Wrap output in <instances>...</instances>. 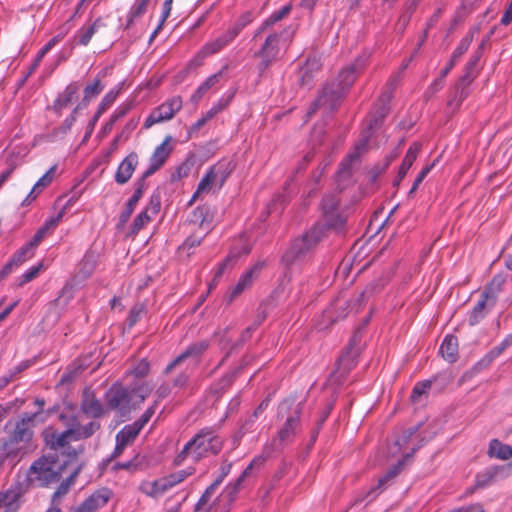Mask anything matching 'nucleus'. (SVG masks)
Wrapping results in <instances>:
<instances>
[{"label":"nucleus","mask_w":512,"mask_h":512,"mask_svg":"<svg viewBox=\"0 0 512 512\" xmlns=\"http://www.w3.org/2000/svg\"><path fill=\"white\" fill-rule=\"evenodd\" d=\"M266 261L259 260L257 261L248 271H246L241 277L240 280L247 286L250 287L253 281L259 276L260 272L265 268Z\"/></svg>","instance_id":"nucleus-45"},{"label":"nucleus","mask_w":512,"mask_h":512,"mask_svg":"<svg viewBox=\"0 0 512 512\" xmlns=\"http://www.w3.org/2000/svg\"><path fill=\"white\" fill-rule=\"evenodd\" d=\"M325 237V225L314 224L303 235L296 237L290 243L281 258V262L289 267L305 258Z\"/></svg>","instance_id":"nucleus-2"},{"label":"nucleus","mask_w":512,"mask_h":512,"mask_svg":"<svg viewBox=\"0 0 512 512\" xmlns=\"http://www.w3.org/2000/svg\"><path fill=\"white\" fill-rule=\"evenodd\" d=\"M223 447V440L217 435L213 427H204L192 437L174 458V465H181L188 456L194 461L211 455H217Z\"/></svg>","instance_id":"nucleus-1"},{"label":"nucleus","mask_w":512,"mask_h":512,"mask_svg":"<svg viewBox=\"0 0 512 512\" xmlns=\"http://www.w3.org/2000/svg\"><path fill=\"white\" fill-rule=\"evenodd\" d=\"M431 167L432 166H426L419 172V174L417 175L416 179L413 182L411 189L408 192V196H412L417 191L419 185L422 183V181L425 179L427 174L430 172Z\"/></svg>","instance_id":"nucleus-60"},{"label":"nucleus","mask_w":512,"mask_h":512,"mask_svg":"<svg viewBox=\"0 0 512 512\" xmlns=\"http://www.w3.org/2000/svg\"><path fill=\"white\" fill-rule=\"evenodd\" d=\"M487 454L492 458L508 460L512 458V446L504 444L498 439H492Z\"/></svg>","instance_id":"nucleus-36"},{"label":"nucleus","mask_w":512,"mask_h":512,"mask_svg":"<svg viewBox=\"0 0 512 512\" xmlns=\"http://www.w3.org/2000/svg\"><path fill=\"white\" fill-rule=\"evenodd\" d=\"M151 390L152 389L148 385L142 384L138 387L132 388L130 391H131L132 395L135 394L138 396V398H139L138 403H142L149 396Z\"/></svg>","instance_id":"nucleus-62"},{"label":"nucleus","mask_w":512,"mask_h":512,"mask_svg":"<svg viewBox=\"0 0 512 512\" xmlns=\"http://www.w3.org/2000/svg\"><path fill=\"white\" fill-rule=\"evenodd\" d=\"M172 140L173 137L171 135H167L163 142L155 148L149 159V162L161 168L173 151V147L170 145Z\"/></svg>","instance_id":"nucleus-27"},{"label":"nucleus","mask_w":512,"mask_h":512,"mask_svg":"<svg viewBox=\"0 0 512 512\" xmlns=\"http://www.w3.org/2000/svg\"><path fill=\"white\" fill-rule=\"evenodd\" d=\"M56 170L57 165H53L44 173V175L36 183H34V193L36 191H42L52 183L56 174Z\"/></svg>","instance_id":"nucleus-48"},{"label":"nucleus","mask_w":512,"mask_h":512,"mask_svg":"<svg viewBox=\"0 0 512 512\" xmlns=\"http://www.w3.org/2000/svg\"><path fill=\"white\" fill-rule=\"evenodd\" d=\"M221 77V71L209 76L191 96V102L197 104L201 100V98L209 91V89H211L215 84L219 82Z\"/></svg>","instance_id":"nucleus-38"},{"label":"nucleus","mask_w":512,"mask_h":512,"mask_svg":"<svg viewBox=\"0 0 512 512\" xmlns=\"http://www.w3.org/2000/svg\"><path fill=\"white\" fill-rule=\"evenodd\" d=\"M118 93H119V89H113V90L109 91L103 97L100 104L98 105L96 113L94 114L92 119L89 121L88 128L85 133L83 141H86L91 136L94 126L97 123L98 119L106 111V109L116 100Z\"/></svg>","instance_id":"nucleus-22"},{"label":"nucleus","mask_w":512,"mask_h":512,"mask_svg":"<svg viewBox=\"0 0 512 512\" xmlns=\"http://www.w3.org/2000/svg\"><path fill=\"white\" fill-rule=\"evenodd\" d=\"M105 401L107 408L116 411L121 417L127 416L134 408L131 391L120 383L113 384L106 391Z\"/></svg>","instance_id":"nucleus-7"},{"label":"nucleus","mask_w":512,"mask_h":512,"mask_svg":"<svg viewBox=\"0 0 512 512\" xmlns=\"http://www.w3.org/2000/svg\"><path fill=\"white\" fill-rule=\"evenodd\" d=\"M82 468L83 464L78 465L74 469V471L59 484L56 491L53 493L51 497V502L53 504H60L61 498L65 496L69 492L71 487L75 484L76 478L81 472Z\"/></svg>","instance_id":"nucleus-30"},{"label":"nucleus","mask_w":512,"mask_h":512,"mask_svg":"<svg viewBox=\"0 0 512 512\" xmlns=\"http://www.w3.org/2000/svg\"><path fill=\"white\" fill-rule=\"evenodd\" d=\"M110 497L111 491L109 489H98L84 500L74 512H96L108 503Z\"/></svg>","instance_id":"nucleus-16"},{"label":"nucleus","mask_w":512,"mask_h":512,"mask_svg":"<svg viewBox=\"0 0 512 512\" xmlns=\"http://www.w3.org/2000/svg\"><path fill=\"white\" fill-rule=\"evenodd\" d=\"M441 356L449 363L458 360V339L455 335L448 334L445 336L439 350Z\"/></svg>","instance_id":"nucleus-31"},{"label":"nucleus","mask_w":512,"mask_h":512,"mask_svg":"<svg viewBox=\"0 0 512 512\" xmlns=\"http://www.w3.org/2000/svg\"><path fill=\"white\" fill-rule=\"evenodd\" d=\"M107 25L105 20L101 17L97 18L93 23L87 26L81 27L76 35L75 42L78 45L86 46L91 41L92 37L102 28H105Z\"/></svg>","instance_id":"nucleus-23"},{"label":"nucleus","mask_w":512,"mask_h":512,"mask_svg":"<svg viewBox=\"0 0 512 512\" xmlns=\"http://www.w3.org/2000/svg\"><path fill=\"white\" fill-rule=\"evenodd\" d=\"M102 90L103 86L99 79H96L93 84L87 85L84 89L83 104L87 105L90 100L99 95Z\"/></svg>","instance_id":"nucleus-49"},{"label":"nucleus","mask_w":512,"mask_h":512,"mask_svg":"<svg viewBox=\"0 0 512 512\" xmlns=\"http://www.w3.org/2000/svg\"><path fill=\"white\" fill-rule=\"evenodd\" d=\"M146 313V306L144 303L135 304L129 312L127 317L128 327H133L142 317L143 314Z\"/></svg>","instance_id":"nucleus-50"},{"label":"nucleus","mask_w":512,"mask_h":512,"mask_svg":"<svg viewBox=\"0 0 512 512\" xmlns=\"http://www.w3.org/2000/svg\"><path fill=\"white\" fill-rule=\"evenodd\" d=\"M472 40L473 32H469L464 38L461 39L460 43L453 51L447 65L442 69V77H446L449 74V72L455 66L460 57L468 50Z\"/></svg>","instance_id":"nucleus-29"},{"label":"nucleus","mask_w":512,"mask_h":512,"mask_svg":"<svg viewBox=\"0 0 512 512\" xmlns=\"http://www.w3.org/2000/svg\"><path fill=\"white\" fill-rule=\"evenodd\" d=\"M64 468L65 463H60L56 451L48 453L37 461H34L35 480H37L41 486H49L60 480Z\"/></svg>","instance_id":"nucleus-6"},{"label":"nucleus","mask_w":512,"mask_h":512,"mask_svg":"<svg viewBox=\"0 0 512 512\" xmlns=\"http://www.w3.org/2000/svg\"><path fill=\"white\" fill-rule=\"evenodd\" d=\"M319 67V63L316 60H308L299 70L300 85L304 87L310 86L314 77L313 73L317 71Z\"/></svg>","instance_id":"nucleus-40"},{"label":"nucleus","mask_w":512,"mask_h":512,"mask_svg":"<svg viewBox=\"0 0 512 512\" xmlns=\"http://www.w3.org/2000/svg\"><path fill=\"white\" fill-rule=\"evenodd\" d=\"M140 199L141 197H136L134 194L130 197L124 210L119 215L118 223L116 224L117 230H122L125 227Z\"/></svg>","instance_id":"nucleus-41"},{"label":"nucleus","mask_w":512,"mask_h":512,"mask_svg":"<svg viewBox=\"0 0 512 512\" xmlns=\"http://www.w3.org/2000/svg\"><path fill=\"white\" fill-rule=\"evenodd\" d=\"M148 3L149 1L146 0H136L128 12L125 29L130 28L133 25L135 19L142 16L146 12Z\"/></svg>","instance_id":"nucleus-44"},{"label":"nucleus","mask_w":512,"mask_h":512,"mask_svg":"<svg viewBox=\"0 0 512 512\" xmlns=\"http://www.w3.org/2000/svg\"><path fill=\"white\" fill-rule=\"evenodd\" d=\"M431 385L432 382L430 380L418 382L412 389L410 396L412 402H417L422 395L426 394L427 391L431 388Z\"/></svg>","instance_id":"nucleus-52"},{"label":"nucleus","mask_w":512,"mask_h":512,"mask_svg":"<svg viewBox=\"0 0 512 512\" xmlns=\"http://www.w3.org/2000/svg\"><path fill=\"white\" fill-rule=\"evenodd\" d=\"M141 466V460L140 457L137 455L133 459L126 461V462H120L116 464V468L122 469V470H137Z\"/></svg>","instance_id":"nucleus-59"},{"label":"nucleus","mask_w":512,"mask_h":512,"mask_svg":"<svg viewBox=\"0 0 512 512\" xmlns=\"http://www.w3.org/2000/svg\"><path fill=\"white\" fill-rule=\"evenodd\" d=\"M150 371V364L146 359L140 360L133 368L132 373L139 378L145 377Z\"/></svg>","instance_id":"nucleus-58"},{"label":"nucleus","mask_w":512,"mask_h":512,"mask_svg":"<svg viewBox=\"0 0 512 512\" xmlns=\"http://www.w3.org/2000/svg\"><path fill=\"white\" fill-rule=\"evenodd\" d=\"M506 282L505 277L502 274L495 275L489 284L484 288L479 300L473 307L469 315V325L474 326L478 324L489 310H491L498 299L500 292Z\"/></svg>","instance_id":"nucleus-4"},{"label":"nucleus","mask_w":512,"mask_h":512,"mask_svg":"<svg viewBox=\"0 0 512 512\" xmlns=\"http://www.w3.org/2000/svg\"><path fill=\"white\" fill-rule=\"evenodd\" d=\"M345 95L346 93L341 87L329 82L323 87L318 98L319 102L323 105V109L327 112H331L339 106Z\"/></svg>","instance_id":"nucleus-13"},{"label":"nucleus","mask_w":512,"mask_h":512,"mask_svg":"<svg viewBox=\"0 0 512 512\" xmlns=\"http://www.w3.org/2000/svg\"><path fill=\"white\" fill-rule=\"evenodd\" d=\"M31 257L32 240H29L24 244V246H22L13 254L10 261L1 269V274L10 275L12 272L17 270L22 264L28 261Z\"/></svg>","instance_id":"nucleus-19"},{"label":"nucleus","mask_w":512,"mask_h":512,"mask_svg":"<svg viewBox=\"0 0 512 512\" xmlns=\"http://www.w3.org/2000/svg\"><path fill=\"white\" fill-rule=\"evenodd\" d=\"M32 487V466L24 475H18L15 483L5 491H0L1 512H17L24 502V496Z\"/></svg>","instance_id":"nucleus-5"},{"label":"nucleus","mask_w":512,"mask_h":512,"mask_svg":"<svg viewBox=\"0 0 512 512\" xmlns=\"http://www.w3.org/2000/svg\"><path fill=\"white\" fill-rule=\"evenodd\" d=\"M78 90L79 85L77 83H70L54 101L53 110L60 113L62 109L68 107L73 98L77 95Z\"/></svg>","instance_id":"nucleus-34"},{"label":"nucleus","mask_w":512,"mask_h":512,"mask_svg":"<svg viewBox=\"0 0 512 512\" xmlns=\"http://www.w3.org/2000/svg\"><path fill=\"white\" fill-rule=\"evenodd\" d=\"M139 490L149 497L157 498L166 493L169 489L164 477H162L152 482L143 481L139 486Z\"/></svg>","instance_id":"nucleus-33"},{"label":"nucleus","mask_w":512,"mask_h":512,"mask_svg":"<svg viewBox=\"0 0 512 512\" xmlns=\"http://www.w3.org/2000/svg\"><path fill=\"white\" fill-rule=\"evenodd\" d=\"M292 10V5L287 4L283 6L281 9L274 11L262 24L261 26L255 31L254 39L259 37L262 33L265 31L274 30L273 26L281 21L284 17L288 16L289 13Z\"/></svg>","instance_id":"nucleus-28"},{"label":"nucleus","mask_w":512,"mask_h":512,"mask_svg":"<svg viewBox=\"0 0 512 512\" xmlns=\"http://www.w3.org/2000/svg\"><path fill=\"white\" fill-rule=\"evenodd\" d=\"M361 341H362V328L358 327L355 330L352 338L350 339L349 344H348L346 350L351 351V352H356L357 354H360V344H361Z\"/></svg>","instance_id":"nucleus-55"},{"label":"nucleus","mask_w":512,"mask_h":512,"mask_svg":"<svg viewBox=\"0 0 512 512\" xmlns=\"http://www.w3.org/2000/svg\"><path fill=\"white\" fill-rule=\"evenodd\" d=\"M182 103V98L180 96H173L166 100L160 106L153 109L146 118L143 128L149 129L155 124L171 120L175 114L181 110Z\"/></svg>","instance_id":"nucleus-10"},{"label":"nucleus","mask_w":512,"mask_h":512,"mask_svg":"<svg viewBox=\"0 0 512 512\" xmlns=\"http://www.w3.org/2000/svg\"><path fill=\"white\" fill-rule=\"evenodd\" d=\"M71 433H72L71 430H67L66 432H63L60 435H58L52 441H49L48 439H46V441H47V443L50 444L51 448L55 450L57 447H63L67 444V437Z\"/></svg>","instance_id":"nucleus-64"},{"label":"nucleus","mask_w":512,"mask_h":512,"mask_svg":"<svg viewBox=\"0 0 512 512\" xmlns=\"http://www.w3.org/2000/svg\"><path fill=\"white\" fill-rule=\"evenodd\" d=\"M419 149L420 148H419L418 144L414 143L407 150V152L402 160V163L399 167L398 174L393 181L394 187H399L401 181L405 178L408 170L411 168V166L413 165L414 161L417 158Z\"/></svg>","instance_id":"nucleus-25"},{"label":"nucleus","mask_w":512,"mask_h":512,"mask_svg":"<svg viewBox=\"0 0 512 512\" xmlns=\"http://www.w3.org/2000/svg\"><path fill=\"white\" fill-rule=\"evenodd\" d=\"M81 407L85 414L93 418L101 417L104 412L101 402L89 391H85Z\"/></svg>","instance_id":"nucleus-32"},{"label":"nucleus","mask_w":512,"mask_h":512,"mask_svg":"<svg viewBox=\"0 0 512 512\" xmlns=\"http://www.w3.org/2000/svg\"><path fill=\"white\" fill-rule=\"evenodd\" d=\"M235 38L230 34L227 30L222 35L217 37L215 40L206 43L198 56L201 58H205L206 56L213 55L219 51H221L224 47H226L229 43H231Z\"/></svg>","instance_id":"nucleus-26"},{"label":"nucleus","mask_w":512,"mask_h":512,"mask_svg":"<svg viewBox=\"0 0 512 512\" xmlns=\"http://www.w3.org/2000/svg\"><path fill=\"white\" fill-rule=\"evenodd\" d=\"M139 163V157L136 152L129 153L119 164L115 173V182L119 185L126 184L132 177Z\"/></svg>","instance_id":"nucleus-17"},{"label":"nucleus","mask_w":512,"mask_h":512,"mask_svg":"<svg viewBox=\"0 0 512 512\" xmlns=\"http://www.w3.org/2000/svg\"><path fill=\"white\" fill-rule=\"evenodd\" d=\"M240 369H236L234 371H232L231 373H227L225 374L219 381L218 385L220 386V389L221 390H225L227 389L228 387H230L232 385V383L234 382L237 374L239 373Z\"/></svg>","instance_id":"nucleus-63"},{"label":"nucleus","mask_w":512,"mask_h":512,"mask_svg":"<svg viewBox=\"0 0 512 512\" xmlns=\"http://www.w3.org/2000/svg\"><path fill=\"white\" fill-rule=\"evenodd\" d=\"M100 428V423L91 421L76 430L78 438H88L92 436Z\"/></svg>","instance_id":"nucleus-53"},{"label":"nucleus","mask_w":512,"mask_h":512,"mask_svg":"<svg viewBox=\"0 0 512 512\" xmlns=\"http://www.w3.org/2000/svg\"><path fill=\"white\" fill-rule=\"evenodd\" d=\"M214 212L208 204L197 206L190 214L188 221L198 225L200 228L207 229L208 233L212 229Z\"/></svg>","instance_id":"nucleus-20"},{"label":"nucleus","mask_w":512,"mask_h":512,"mask_svg":"<svg viewBox=\"0 0 512 512\" xmlns=\"http://www.w3.org/2000/svg\"><path fill=\"white\" fill-rule=\"evenodd\" d=\"M151 221L147 210L141 211L133 220L130 234L136 235L143 227Z\"/></svg>","instance_id":"nucleus-51"},{"label":"nucleus","mask_w":512,"mask_h":512,"mask_svg":"<svg viewBox=\"0 0 512 512\" xmlns=\"http://www.w3.org/2000/svg\"><path fill=\"white\" fill-rule=\"evenodd\" d=\"M358 356L359 354L356 352L346 350L345 353L339 357L336 370L333 373V377L336 378L338 384H342L346 375L356 365Z\"/></svg>","instance_id":"nucleus-21"},{"label":"nucleus","mask_w":512,"mask_h":512,"mask_svg":"<svg viewBox=\"0 0 512 512\" xmlns=\"http://www.w3.org/2000/svg\"><path fill=\"white\" fill-rule=\"evenodd\" d=\"M142 429L135 423L125 425L116 435V441L128 445L140 433Z\"/></svg>","instance_id":"nucleus-42"},{"label":"nucleus","mask_w":512,"mask_h":512,"mask_svg":"<svg viewBox=\"0 0 512 512\" xmlns=\"http://www.w3.org/2000/svg\"><path fill=\"white\" fill-rule=\"evenodd\" d=\"M367 59L360 57L354 63L345 67L339 74L333 84L341 87L345 93L349 90L355 82L357 74L365 67Z\"/></svg>","instance_id":"nucleus-12"},{"label":"nucleus","mask_w":512,"mask_h":512,"mask_svg":"<svg viewBox=\"0 0 512 512\" xmlns=\"http://www.w3.org/2000/svg\"><path fill=\"white\" fill-rule=\"evenodd\" d=\"M340 204V198L338 194H328L322 198L321 210L325 223V231L327 229H333L337 232H341L344 228L346 219L338 212Z\"/></svg>","instance_id":"nucleus-8"},{"label":"nucleus","mask_w":512,"mask_h":512,"mask_svg":"<svg viewBox=\"0 0 512 512\" xmlns=\"http://www.w3.org/2000/svg\"><path fill=\"white\" fill-rule=\"evenodd\" d=\"M419 428L420 424L415 427L404 430L402 436L395 441V445L398 446L399 449H401L404 445H406L409 442L411 437L419 430Z\"/></svg>","instance_id":"nucleus-57"},{"label":"nucleus","mask_w":512,"mask_h":512,"mask_svg":"<svg viewBox=\"0 0 512 512\" xmlns=\"http://www.w3.org/2000/svg\"><path fill=\"white\" fill-rule=\"evenodd\" d=\"M252 13L251 12H246L244 14H242L237 20L236 22L233 24L232 27H230L228 29V31L230 32V34L236 38L239 33L248 25L252 22Z\"/></svg>","instance_id":"nucleus-47"},{"label":"nucleus","mask_w":512,"mask_h":512,"mask_svg":"<svg viewBox=\"0 0 512 512\" xmlns=\"http://www.w3.org/2000/svg\"><path fill=\"white\" fill-rule=\"evenodd\" d=\"M63 216V211H60L56 216L48 218L43 226H41L34 234V246L41 242L49 233H51L58 225Z\"/></svg>","instance_id":"nucleus-37"},{"label":"nucleus","mask_w":512,"mask_h":512,"mask_svg":"<svg viewBox=\"0 0 512 512\" xmlns=\"http://www.w3.org/2000/svg\"><path fill=\"white\" fill-rule=\"evenodd\" d=\"M264 33H267V36L262 47L256 53V55H266L268 57L277 59L280 46L291 42L295 30L292 26H288L279 32L270 30L265 31Z\"/></svg>","instance_id":"nucleus-9"},{"label":"nucleus","mask_w":512,"mask_h":512,"mask_svg":"<svg viewBox=\"0 0 512 512\" xmlns=\"http://www.w3.org/2000/svg\"><path fill=\"white\" fill-rule=\"evenodd\" d=\"M32 439V414L26 412L16 421L9 435L10 443L28 442Z\"/></svg>","instance_id":"nucleus-15"},{"label":"nucleus","mask_w":512,"mask_h":512,"mask_svg":"<svg viewBox=\"0 0 512 512\" xmlns=\"http://www.w3.org/2000/svg\"><path fill=\"white\" fill-rule=\"evenodd\" d=\"M242 483L243 482L239 478L234 482L229 483L216 500L226 501L228 504H231L241 490Z\"/></svg>","instance_id":"nucleus-43"},{"label":"nucleus","mask_w":512,"mask_h":512,"mask_svg":"<svg viewBox=\"0 0 512 512\" xmlns=\"http://www.w3.org/2000/svg\"><path fill=\"white\" fill-rule=\"evenodd\" d=\"M209 346L210 342L208 340H201L199 342L190 344L185 349V351H183L170 364L167 365V367L165 368V373H171L174 368H176L179 364H181L184 360L188 358H194L199 360V358L205 353Z\"/></svg>","instance_id":"nucleus-14"},{"label":"nucleus","mask_w":512,"mask_h":512,"mask_svg":"<svg viewBox=\"0 0 512 512\" xmlns=\"http://www.w3.org/2000/svg\"><path fill=\"white\" fill-rule=\"evenodd\" d=\"M485 44V40L482 41L479 48L475 51L473 56L470 58V60L467 62L465 66L464 74H468L471 76L472 79H475L477 76L476 66L478 64V61L480 60L482 56V48Z\"/></svg>","instance_id":"nucleus-46"},{"label":"nucleus","mask_w":512,"mask_h":512,"mask_svg":"<svg viewBox=\"0 0 512 512\" xmlns=\"http://www.w3.org/2000/svg\"><path fill=\"white\" fill-rule=\"evenodd\" d=\"M158 405V401H155L153 405L148 407L146 411L141 415L139 419H137L134 423L137 424L141 429L149 422L151 417L155 414L156 407Z\"/></svg>","instance_id":"nucleus-56"},{"label":"nucleus","mask_w":512,"mask_h":512,"mask_svg":"<svg viewBox=\"0 0 512 512\" xmlns=\"http://www.w3.org/2000/svg\"><path fill=\"white\" fill-rule=\"evenodd\" d=\"M420 447H421V445L414 447L410 453L405 454L402 457V459H400L396 464H394L392 467H390L387 470L386 474L382 478L379 479L378 486L383 487L390 480L394 479L400 473V471L402 470L406 461H408Z\"/></svg>","instance_id":"nucleus-35"},{"label":"nucleus","mask_w":512,"mask_h":512,"mask_svg":"<svg viewBox=\"0 0 512 512\" xmlns=\"http://www.w3.org/2000/svg\"><path fill=\"white\" fill-rule=\"evenodd\" d=\"M303 404L299 403L295 409L294 415L287 418L283 427L278 432V438L281 442L290 441L295 434V430L299 425L300 414Z\"/></svg>","instance_id":"nucleus-24"},{"label":"nucleus","mask_w":512,"mask_h":512,"mask_svg":"<svg viewBox=\"0 0 512 512\" xmlns=\"http://www.w3.org/2000/svg\"><path fill=\"white\" fill-rule=\"evenodd\" d=\"M217 182L214 172L211 168L206 172L198 184V192H204L210 190L211 186Z\"/></svg>","instance_id":"nucleus-54"},{"label":"nucleus","mask_w":512,"mask_h":512,"mask_svg":"<svg viewBox=\"0 0 512 512\" xmlns=\"http://www.w3.org/2000/svg\"><path fill=\"white\" fill-rule=\"evenodd\" d=\"M391 96L388 93H383L378 103L376 104V110L372 115L368 127L362 132V139L356 145V151L348 156V159L341 164L340 173H350V163L357 160L359 157V151L364 150L368 144L369 139L375 130L380 128L384 119L387 117L390 111L389 102Z\"/></svg>","instance_id":"nucleus-3"},{"label":"nucleus","mask_w":512,"mask_h":512,"mask_svg":"<svg viewBox=\"0 0 512 512\" xmlns=\"http://www.w3.org/2000/svg\"><path fill=\"white\" fill-rule=\"evenodd\" d=\"M161 207V199L158 193H153L150 197L149 203L144 210H147V213L151 211L153 214H157L160 211Z\"/></svg>","instance_id":"nucleus-61"},{"label":"nucleus","mask_w":512,"mask_h":512,"mask_svg":"<svg viewBox=\"0 0 512 512\" xmlns=\"http://www.w3.org/2000/svg\"><path fill=\"white\" fill-rule=\"evenodd\" d=\"M210 168L214 172L217 182L219 183V187L221 188L233 171L234 166L230 161L222 160Z\"/></svg>","instance_id":"nucleus-39"},{"label":"nucleus","mask_w":512,"mask_h":512,"mask_svg":"<svg viewBox=\"0 0 512 512\" xmlns=\"http://www.w3.org/2000/svg\"><path fill=\"white\" fill-rule=\"evenodd\" d=\"M474 81L468 74H463L458 82L456 83L453 96L448 100L447 105L451 108L458 109L462 102L469 96L470 94V85Z\"/></svg>","instance_id":"nucleus-18"},{"label":"nucleus","mask_w":512,"mask_h":512,"mask_svg":"<svg viewBox=\"0 0 512 512\" xmlns=\"http://www.w3.org/2000/svg\"><path fill=\"white\" fill-rule=\"evenodd\" d=\"M510 470L511 464L490 466L476 475L475 486L485 488L499 479L508 477Z\"/></svg>","instance_id":"nucleus-11"}]
</instances>
